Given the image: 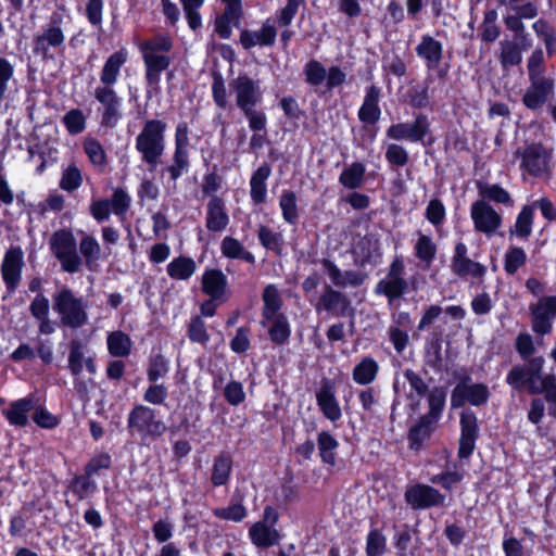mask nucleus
Instances as JSON below:
<instances>
[{
	"instance_id": "obj_31",
	"label": "nucleus",
	"mask_w": 556,
	"mask_h": 556,
	"mask_svg": "<svg viewBox=\"0 0 556 556\" xmlns=\"http://www.w3.org/2000/svg\"><path fill=\"white\" fill-rule=\"evenodd\" d=\"M271 174L269 164L263 163L252 175L250 180V195L255 204H262L266 200V180Z\"/></svg>"
},
{
	"instance_id": "obj_38",
	"label": "nucleus",
	"mask_w": 556,
	"mask_h": 556,
	"mask_svg": "<svg viewBox=\"0 0 556 556\" xmlns=\"http://www.w3.org/2000/svg\"><path fill=\"white\" fill-rule=\"evenodd\" d=\"M232 468V459L228 454L222 453L214 458L211 481L215 486L224 485L228 482Z\"/></svg>"
},
{
	"instance_id": "obj_53",
	"label": "nucleus",
	"mask_w": 556,
	"mask_h": 556,
	"mask_svg": "<svg viewBox=\"0 0 556 556\" xmlns=\"http://www.w3.org/2000/svg\"><path fill=\"white\" fill-rule=\"evenodd\" d=\"M79 250L80 253L84 255L86 265L88 267H90L92 263L97 262L100 258L101 248L93 237H84L80 241Z\"/></svg>"
},
{
	"instance_id": "obj_3",
	"label": "nucleus",
	"mask_w": 556,
	"mask_h": 556,
	"mask_svg": "<svg viewBox=\"0 0 556 556\" xmlns=\"http://www.w3.org/2000/svg\"><path fill=\"white\" fill-rule=\"evenodd\" d=\"M127 430L131 437L141 441H155L167 430L166 424L157 416L155 409L143 405H135L127 417Z\"/></svg>"
},
{
	"instance_id": "obj_26",
	"label": "nucleus",
	"mask_w": 556,
	"mask_h": 556,
	"mask_svg": "<svg viewBox=\"0 0 556 556\" xmlns=\"http://www.w3.org/2000/svg\"><path fill=\"white\" fill-rule=\"evenodd\" d=\"M416 53L425 60L428 70H434L439 66L443 58V46L432 36L425 35L416 47Z\"/></svg>"
},
{
	"instance_id": "obj_34",
	"label": "nucleus",
	"mask_w": 556,
	"mask_h": 556,
	"mask_svg": "<svg viewBox=\"0 0 556 556\" xmlns=\"http://www.w3.org/2000/svg\"><path fill=\"white\" fill-rule=\"evenodd\" d=\"M263 326L270 324L268 329L269 338L275 344H285L288 342L291 330L286 315L280 314L275 317L265 318L261 321Z\"/></svg>"
},
{
	"instance_id": "obj_1",
	"label": "nucleus",
	"mask_w": 556,
	"mask_h": 556,
	"mask_svg": "<svg viewBox=\"0 0 556 556\" xmlns=\"http://www.w3.org/2000/svg\"><path fill=\"white\" fill-rule=\"evenodd\" d=\"M545 358L531 357L522 365H515L506 376V383L515 391L544 394L546 402L556 405V375L543 374Z\"/></svg>"
},
{
	"instance_id": "obj_24",
	"label": "nucleus",
	"mask_w": 556,
	"mask_h": 556,
	"mask_svg": "<svg viewBox=\"0 0 556 556\" xmlns=\"http://www.w3.org/2000/svg\"><path fill=\"white\" fill-rule=\"evenodd\" d=\"M277 29L266 21L258 30H242L240 34V43L247 50L255 46H273L276 41Z\"/></svg>"
},
{
	"instance_id": "obj_54",
	"label": "nucleus",
	"mask_w": 556,
	"mask_h": 556,
	"mask_svg": "<svg viewBox=\"0 0 556 556\" xmlns=\"http://www.w3.org/2000/svg\"><path fill=\"white\" fill-rule=\"evenodd\" d=\"M416 256L430 264L435 256L437 247L429 236L420 235L415 244Z\"/></svg>"
},
{
	"instance_id": "obj_32",
	"label": "nucleus",
	"mask_w": 556,
	"mask_h": 556,
	"mask_svg": "<svg viewBox=\"0 0 556 556\" xmlns=\"http://www.w3.org/2000/svg\"><path fill=\"white\" fill-rule=\"evenodd\" d=\"M437 424V421L421 416L418 422L409 429L407 435L409 447L416 451L420 450L424 443L430 439Z\"/></svg>"
},
{
	"instance_id": "obj_23",
	"label": "nucleus",
	"mask_w": 556,
	"mask_h": 556,
	"mask_svg": "<svg viewBox=\"0 0 556 556\" xmlns=\"http://www.w3.org/2000/svg\"><path fill=\"white\" fill-rule=\"evenodd\" d=\"M229 216L222 198L213 195L206 205L205 226L210 231L220 232L227 228Z\"/></svg>"
},
{
	"instance_id": "obj_40",
	"label": "nucleus",
	"mask_w": 556,
	"mask_h": 556,
	"mask_svg": "<svg viewBox=\"0 0 556 556\" xmlns=\"http://www.w3.org/2000/svg\"><path fill=\"white\" fill-rule=\"evenodd\" d=\"M195 262L190 257L179 256L167 265V274L176 280H187L195 271Z\"/></svg>"
},
{
	"instance_id": "obj_45",
	"label": "nucleus",
	"mask_w": 556,
	"mask_h": 556,
	"mask_svg": "<svg viewBox=\"0 0 556 556\" xmlns=\"http://www.w3.org/2000/svg\"><path fill=\"white\" fill-rule=\"evenodd\" d=\"M279 206L282 212L283 219L290 224H296L299 219V210L296 203V195L291 190H285L279 199Z\"/></svg>"
},
{
	"instance_id": "obj_43",
	"label": "nucleus",
	"mask_w": 556,
	"mask_h": 556,
	"mask_svg": "<svg viewBox=\"0 0 556 556\" xmlns=\"http://www.w3.org/2000/svg\"><path fill=\"white\" fill-rule=\"evenodd\" d=\"M108 349L111 355L125 357L130 353L131 340L126 333L114 331L108 337Z\"/></svg>"
},
{
	"instance_id": "obj_37",
	"label": "nucleus",
	"mask_w": 556,
	"mask_h": 556,
	"mask_svg": "<svg viewBox=\"0 0 556 556\" xmlns=\"http://www.w3.org/2000/svg\"><path fill=\"white\" fill-rule=\"evenodd\" d=\"M521 61V48L516 41L502 40L500 42V63L504 71L519 65Z\"/></svg>"
},
{
	"instance_id": "obj_36",
	"label": "nucleus",
	"mask_w": 556,
	"mask_h": 556,
	"mask_svg": "<svg viewBox=\"0 0 556 556\" xmlns=\"http://www.w3.org/2000/svg\"><path fill=\"white\" fill-rule=\"evenodd\" d=\"M378 370V363L372 357L366 356L354 367L352 377L356 383L366 386L376 379Z\"/></svg>"
},
{
	"instance_id": "obj_49",
	"label": "nucleus",
	"mask_w": 556,
	"mask_h": 556,
	"mask_svg": "<svg viewBox=\"0 0 556 556\" xmlns=\"http://www.w3.org/2000/svg\"><path fill=\"white\" fill-rule=\"evenodd\" d=\"M172 164L167 167L172 180H177L189 168V150L175 149Z\"/></svg>"
},
{
	"instance_id": "obj_51",
	"label": "nucleus",
	"mask_w": 556,
	"mask_h": 556,
	"mask_svg": "<svg viewBox=\"0 0 556 556\" xmlns=\"http://www.w3.org/2000/svg\"><path fill=\"white\" fill-rule=\"evenodd\" d=\"M497 14L494 10L485 12L481 25V38L483 41L493 42L500 36V28L496 25Z\"/></svg>"
},
{
	"instance_id": "obj_48",
	"label": "nucleus",
	"mask_w": 556,
	"mask_h": 556,
	"mask_svg": "<svg viewBox=\"0 0 556 556\" xmlns=\"http://www.w3.org/2000/svg\"><path fill=\"white\" fill-rule=\"evenodd\" d=\"M533 223V206H525L518 214L513 235L526 239L531 235Z\"/></svg>"
},
{
	"instance_id": "obj_57",
	"label": "nucleus",
	"mask_w": 556,
	"mask_h": 556,
	"mask_svg": "<svg viewBox=\"0 0 556 556\" xmlns=\"http://www.w3.org/2000/svg\"><path fill=\"white\" fill-rule=\"evenodd\" d=\"M96 489V482L87 475L75 477L71 482V490L79 500L86 498L88 495L93 493Z\"/></svg>"
},
{
	"instance_id": "obj_17",
	"label": "nucleus",
	"mask_w": 556,
	"mask_h": 556,
	"mask_svg": "<svg viewBox=\"0 0 556 556\" xmlns=\"http://www.w3.org/2000/svg\"><path fill=\"white\" fill-rule=\"evenodd\" d=\"M429 130L428 118L424 114L416 116L414 123L393 124L387 129V137L393 140L421 141Z\"/></svg>"
},
{
	"instance_id": "obj_2",
	"label": "nucleus",
	"mask_w": 556,
	"mask_h": 556,
	"mask_svg": "<svg viewBox=\"0 0 556 556\" xmlns=\"http://www.w3.org/2000/svg\"><path fill=\"white\" fill-rule=\"evenodd\" d=\"M166 124L161 119H149L136 138V149L150 170H155L165 151Z\"/></svg>"
},
{
	"instance_id": "obj_6",
	"label": "nucleus",
	"mask_w": 556,
	"mask_h": 556,
	"mask_svg": "<svg viewBox=\"0 0 556 556\" xmlns=\"http://www.w3.org/2000/svg\"><path fill=\"white\" fill-rule=\"evenodd\" d=\"M490 395L486 384L475 383L469 376H466L454 387L451 394V405L454 408L462 407L466 403L482 406L488 403Z\"/></svg>"
},
{
	"instance_id": "obj_35",
	"label": "nucleus",
	"mask_w": 556,
	"mask_h": 556,
	"mask_svg": "<svg viewBox=\"0 0 556 556\" xmlns=\"http://www.w3.org/2000/svg\"><path fill=\"white\" fill-rule=\"evenodd\" d=\"M253 544L257 547H269L278 543L280 535L279 532L265 522L254 523L249 531Z\"/></svg>"
},
{
	"instance_id": "obj_22",
	"label": "nucleus",
	"mask_w": 556,
	"mask_h": 556,
	"mask_svg": "<svg viewBox=\"0 0 556 556\" xmlns=\"http://www.w3.org/2000/svg\"><path fill=\"white\" fill-rule=\"evenodd\" d=\"M451 268L458 276L482 277L485 274V266L467 257V247L459 242L455 247V254L452 258Z\"/></svg>"
},
{
	"instance_id": "obj_64",
	"label": "nucleus",
	"mask_w": 556,
	"mask_h": 556,
	"mask_svg": "<svg viewBox=\"0 0 556 556\" xmlns=\"http://www.w3.org/2000/svg\"><path fill=\"white\" fill-rule=\"evenodd\" d=\"M303 2L304 0H287V4L277 14L278 24L285 27L289 26Z\"/></svg>"
},
{
	"instance_id": "obj_42",
	"label": "nucleus",
	"mask_w": 556,
	"mask_h": 556,
	"mask_svg": "<svg viewBox=\"0 0 556 556\" xmlns=\"http://www.w3.org/2000/svg\"><path fill=\"white\" fill-rule=\"evenodd\" d=\"M263 319L280 315L279 309L282 305L278 289L274 285H268L263 291Z\"/></svg>"
},
{
	"instance_id": "obj_12",
	"label": "nucleus",
	"mask_w": 556,
	"mask_h": 556,
	"mask_svg": "<svg viewBox=\"0 0 556 556\" xmlns=\"http://www.w3.org/2000/svg\"><path fill=\"white\" fill-rule=\"evenodd\" d=\"M530 312L532 330L540 336L551 333L556 318V295L541 298L530 306Z\"/></svg>"
},
{
	"instance_id": "obj_28",
	"label": "nucleus",
	"mask_w": 556,
	"mask_h": 556,
	"mask_svg": "<svg viewBox=\"0 0 556 556\" xmlns=\"http://www.w3.org/2000/svg\"><path fill=\"white\" fill-rule=\"evenodd\" d=\"M64 42V34L60 27L50 26L42 31L41 35L37 36L34 40V52L42 55L43 58L49 56L50 48H58Z\"/></svg>"
},
{
	"instance_id": "obj_25",
	"label": "nucleus",
	"mask_w": 556,
	"mask_h": 556,
	"mask_svg": "<svg viewBox=\"0 0 556 556\" xmlns=\"http://www.w3.org/2000/svg\"><path fill=\"white\" fill-rule=\"evenodd\" d=\"M381 97V89L376 85L367 87L364 101L358 110V118L365 124H376L381 115L379 101Z\"/></svg>"
},
{
	"instance_id": "obj_41",
	"label": "nucleus",
	"mask_w": 556,
	"mask_h": 556,
	"mask_svg": "<svg viewBox=\"0 0 556 556\" xmlns=\"http://www.w3.org/2000/svg\"><path fill=\"white\" fill-rule=\"evenodd\" d=\"M446 391L443 387H433L427 393L429 410L424 416L431 420L439 421L445 406Z\"/></svg>"
},
{
	"instance_id": "obj_29",
	"label": "nucleus",
	"mask_w": 556,
	"mask_h": 556,
	"mask_svg": "<svg viewBox=\"0 0 556 556\" xmlns=\"http://www.w3.org/2000/svg\"><path fill=\"white\" fill-rule=\"evenodd\" d=\"M143 61L147 66L146 78L148 85L157 87L160 75L169 66L170 59L166 55L154 53V51H143Z\"/></svg>"
},
{
	"instance_id": "obj_33",
	"label": "nucleus",
	"mask_w": 556,
	"mask_h": 556,
	"mask_svg": "<svg viewBox=\"0 0 556 556\" xmlns=\"http://www.w3.org/2000/svg\"><path fill=\"white\" fill-rule=\"evenodd\" d=\"M126 62V53L124 51H116L109 56L100 74L101 86L112 87L119 76V71Z\"/></svg>"
},
{
	"instance_id": "obj_27",
	"label": "nucleus",
	"mask_w": 556,
	"mask_h": 556,
	"mask_svg": "<svg viewBox=\"0 0 556 556\" xmlns=\"http://www.w3.org/2000/svg\"><path fill=\"white\" fill-rule=\"evenodd\" d=\"M35 407L33 397H24L10 403L8 408L2 410L10 425L15 427H26L28 424V413Z\"/></svg>"
},
{
	"instance_id": "obj_61",
	"label": "nucleus",
	"mask_w": 556,
	"mask_h": 556,
	"mask_svg": "<svg viewBox=\"0 0 556 556\" xmlns=\"http://www.w3.org/2000/svg\"><path fill=\"white\" fill-rule=\"evenodd\" d=\"M188 24L191 29L195 30L202 25L201 16L198 9L202 7L204 0H180Z\"/></svg>"
},
{
	"instance_id": "obj_19",
	"label": "nucleus",
	"mask_w": 556,
	"mask_h": 556,
	"mask_svg": "<svg viewBox=\"0 0 556 556\" xmlns=\"http://www.w3.org/2000/svg\"><path fill=\"white\" fill-rule=\"evenodd\" d=\"M351 308L350 299L341 291L329 285L324 287V291L316 305V309H324L337 317H343Z\"/></svg>"
},
{
	"instance_id": "obj_30",
	"label": "nucleus",
	"mask_w": 556,
	"mask_h": 556,
	"mask_svg": "<svg viewBox=\"0 0 556 556\" xmlns=\"http://www.w3.org/2000/svg\"><path fill=\"white\" fill-rule=\"evenodd\" d=\"M227 278L219 269H208L202 276V290L212 300H220L226 292Z\"/></svg>"
},
{
	"instance_id": "obj_5",
	"label": "nucleus",
	"mask_w": 556,
	"mask_h": 556,
	"mask_svg": "<svg viewBox=\"0 0 556 556\" xmlns=\"http://www.w3.org/2000/svg\"><path fill=\"white\" fill-rule=\"evenodd\" d=\"M49 243L52 254L61 263L64 271L74 274L79 270L81 258L77 252L76 239L71 231L65 229L55 231Z\"/></svg>"
},
{
	"instance_id": "obj_14",
	"label": "nucleus",
	"mask_w": 556,
	"mask_h": 556,
	"mask_svg": "<svg viewBox=\"0 0 556 556\" xmlns=\"http://www.w3.org/2000/svg\"><path fill=\"white\" fill-rule=\"evenodd\" d=\"M529 83L530 85L522 97V103L529 110H538L554 93V79L546 75L532 76L529 77Z\"/></svg>"
},
{
	"instance_id": "obj_7",
	"label": "nucleus",
	"mask_w": 556,
	"mask_h": 556,
	"mask_svg": "<svg viewBox=\"0 0 556 556\" xmlns=\"http://www.w3.org/2000/svg\"><path fill=\"white\" fill-rule=\"evenodd\" d=\"M229 89L235 94L236 105L241 110L256 108L263 99L258 80L248 75H239L229 83Z\"/></svg>"
},
{
	"instance_id": "obj_9",
	"label": "nucleus",
	"mask_w": 556,
	"mask_h": 556,
	"mask_svg": "<svg viewBox=\"0 0 556 556\" xmlns=\"http://www.w3.org/2000/svg\"><path fill=\"white\" fill-rule=\"evenodd\" d=\"M405 266L400 257H395L389 267L388 275L376 286V293L384 294L390 300L401 298L408 289V282L404 278Z\"/></svg>"
},
{
	"instance_id": "obj_11",
	"label": "nucleus",
	"mask_w": 556,
	"mask_h": 556,
	"mask_svg": "<svg viewBox=\"0 0 556 556\" xmlns=\"http://www.w3.org/2000/svg\"><path fill=\"white\" fill-rule=\"evenodd\" d=\"M551 154L542 144H530L522 152L521 167L531 176L548 179Z\"/></svg>"
},
{
	"instance_id": "obj_56",
	"label": "nucleus",
	"mask_w": 556,
	"mask_h": 556,
	"mask_svg": "<svg viewBox=\"0 0 556 556\" xmlns=\"http://www.w3.org/2000/svg\"><path fill=\"white\" fill-rule=\"evenodd\" d=\"M304 74L311 86H319L326 79L327 70L320 62L312 60L305 64Z\"/></svg>"
},
{
	"instance_id": "obj_18",
	"label": "nucleus",
	"mask_w": 556,
	"mask_h": 556,
	"mask_svg": "<svg viewBox=\"0 0 556 556\" xmlns=\"http://www.w3.org/2000/svg\"><path fill=\"white\" fill-rule=\"evenodd\" d=\"M460 440L458 456L459 458L469 457L476 446V440L479 435V426L476 414L472 410H464L460 414Z\"/></svg>"
},
{
	"instance_id": "obj_46",
	"label": "nucleus",
	"mask_w": 556,
	"mask_h": 556,
	"mask_svg": "<svg viewBox=\"0 0 556 556\" xmlns=\"http://www.w3.org/2000/svg\"><path fill=\"white\" fill-rule=\"evenodd\" d=\"M478 190L479 194L482 197V200L484 201L486 199L495 203L513 205V201L509 193L498 185L479 182Z\"/></svg>"
},
{
	"instance_id": "obj_62",
	"label": "nucleus",
	"mask_w": 556,
	"mask_h": 556,
	"mask_svg": "<svg viewBox=\"0 0 556 556\" xmlns=\"http://www.w3.org/2000/svg\"><path fill=\"white\" fill-rule=\"evenodd\" d=\"M213 514L219 519L240 522L245 518L247 509L241 504H233L224 508H215Z\"/></svg>"
},
{
	"instance_id": "obj_21",
	"label": "nucleus",
	"mask_w": 556,
	"mask_h": 556,
	"mask_svg": "<svg viewBox=\"0 0 556 556\" xmlns=\"http://www.w3.org/2000/svg\"><path fill=\"white\" fill-rule=\"evenodd\" d=\"M323 267L328 274L332 283L338 288L353 287L357 288L362 286L367 279V274L361 270H345L342 271L329 258H323L320 261Z\"/></svg>"
},
{
	"instance_id": "obj_13",
	"label": "nucleus",
	"mask_w": 556,
	"mask_h": 556,
	"mask_svg": "<svg viewBox=\"0 0 556 556\" xmlns=\"http://www.w3.org/2000/svg\"><path fill=\"white\" fill-rule=\"evenodd\" d=\"M24 253L21 247H11L4 254L1 264V276L9 294H12L22 280Z\"/></svg>"
},
{
	"instance_id": "obj_4",
	"label": "nucleus",
	"mask_w": 556,
	"mask_h": 556,
	"mask_svg": "<svg viewBox=\"0 0 556 556\" xmlns=\"http://www.w3.org/2000/svg\"><path fill=\"white\" fill-rule=\"evenodd\" d=\"M88 304L81 296H76L67 287L53 294V309L59 314L63 326L72 329L83 327L88 321Z\"/></svg>"
},
{
	"instance_id": "obj_55",
	"label": "nucleus",
	"mask_w": 556,
	"mask_h": 556,
	"mask_svg": "<svg viewBox=\"0 0 556 556\" xmlns=\"http://www.w3.org/2000/svg\"><path fill=\"white\" fill-rule=\"evenodd\" d=\"M387 546L386 536L377 529L371 530L367 535L366 554L367 556H380L384 553Z\"/></svg>"
},
{
	"instance_id": "obj_20",
	"label": "nucleus",
	"mask_w": 556,
	"mask_h": 556,
	"mask_svg": "<svg viewBox=\"0 0 556 556\" xmlns=\"http://www.w3.org/2000/svg\"><path fill=\"white\" fill-rule=\"evenodd\" d=\"M316 401L327 419L334 422L342 417L341 407L336 397L334 387L330 379H321L320 387L316 392Z\"/></svg>"
},
{
	"instance_id": "obj_63",
	"label": "nucleus",
	"mask_w": 556,
	"mask_h": 556,
	"mask_svg": "<svg viewBox=\"0 0 556 556\" xmlns=\"http://www.w3.org/2000/svg\"><path fill=\"white\" fill-rule=\"evenodd\" d=\"M189 339L193 342L206 344L210 340V336L206 331V327L201 317L197 316L191 319L188 328Z\"/></svg>"
},
{
	"instance_id": "obj_10",
	"label": "nucleus",
	"mask_w": 556,
	"mask_h": 556,
	"mask_svg": "<svg viewBox=\"0 0 556 556\" xmlns=\"http://www.w3.org/2000/svg\"><path fill=\"white\" fill-rule=\"evenodd\" d=\"M94 98L101 104V125L114 128L122 118L121 98L109 86H98L94 89Z\"/></svg>"
},
{
	"instance_id": "obj_15",
	"label": "nucleus",
	"mask_w": 556,
	"mask_h": 556,
	"mask_svg": "<svg viewBox=\"0 0 556 556\" xmlns=\"http://www.w3.org/2000/svg\"><path fill=\"white\" fill-rule=\"evenodd\" d=\"M405 501L415 510L427 509L444 506L445 495L428 484L418 483L406 490Z\"/></svg>"
},
{
	"instance_id": "obj_60",
	"label": "nucleus",
	"mask_w": 556,
	"mask_h": 556,
	"mask_svg": "<svg viewBox=\"0 0 556 556\" xmlns=\"http://www.w3.org/2000/svg\"><path fill=\"white\" fill-rule=\"evenodd\" d=\"M527 261V255L521 248H510L505 254V270L513 275L515 274Z\"/></svg>"
},
{
	"instance_id": "obj_47",
	"label": "nucleus",
	"mask_w": 556,
	"mask_h": 556,
	"mask_svg": "<svg viewBox=\"0 0 556 556\" xmlns=\"http://www.w3.org/2000/svg\"><path fill=\"white\" fill-rule=\"evenodd\" d=\"M317 443L323 462L334 465V451L339 445L338 441L329 432L323 431L318 434Z\"/></svg>"
},
{
	"instance_id": "obj_52",
	"label": "nucleus",
	"mask_w": 556,
	"mask_h": 556,
	"mask_svg": "<svg viewBox=\"0 0 556 556\" xmlns=\"http://www.w3.org/2000/svg\"><path fill=\"white\" fill-rule=\"evenodd\" d=\"M83 184V175L76 165H70L64 169L60 181V187L68 192L78 189Z\"/></svg>"
},
{
	"instance_id": "obj_50",
	"label": "nucleus",
	"mask_w": 556,
	"mask_h": 556,
	"mask_svg": "<svg viewBox=\"0 0 556 556\" xmlns=\"http://www.w3.org/2000/svg\"><path fill=\"white\" fill-rule=\"evenodd\" d=\"M84 151L93 165L103 166L106 164V153L97 139H86L84 142Z\"/></svg>"
},
{
	"instance_id": "obj_59",
	"label": "nucleus",
	"mask_w": 556,
	"mask_h": 556,
	"mask_svg": "<svg viewBox=\"0 0 556 556\" xmlns=\"http://www.w3.org/2000/svg\"><path fill=\"white\" fill-rule=\"evenodd\" d=\"M63 123L67 131L72 135H77L84 131L86 127V119L83 112L78 109H73L67 112L63 117Z\"/></svg>"
},
{
	"instance_id": "obj_44",
	"label": "nucleus",
	"mask_w": 556,
	"mask_h": 556,
	"mask_svg": "<svg viewBox=\"0 0 556 556\" xmlns=\"http://www.w3.org/2000/svg\"><path fill=\"white\" fill-rule=\"evenodd\" d=\"M364 175L365 166L362 163L355 162L341 173L339 181L345 188L357 189L364 181Z\"/></svg>"
},
{
	"instance_id": "obj_58",
	"label": "nucleus",
	"mask_w": 556,
	"mask_h": 556,
	"mask_svg": "<svg viewBox=\"0 0 556 556\" xmlns=\"http://www.w3.org/2000/svg\"><path fill=\"white\" fill-rule=\"evenodd\" d=\"M257 236H258L260 242L266 249L278 251V252L281 250V247L283 243L281 233L274 232L270 228H268L266 226H261L258 229Z\"/></svg>"
},
{
	"instance_id": "obj_16",
	"label": "nucleus",
	"mask_w": 556,
	"mask_h": 556,
	"mask_svg": "<svg viewBox=\"0 0 556 556\" xmlns=\"http://www.w3.org/2000/svg\"><path fill=\"white\" fill-rule=\"evenodd\" d=\"M470 215L476 230L488 236L494 233L502 225V216L484 200L472 203Z\"/></svg>"
},
{
	"instance_id": "obj_39",
	"label": "nucleus",
	"mask_w": 556,
	"mask_h": 556,
	"mask_svg": "<svg viewBox=\"0 0 556 556\" xmlns=\"http://www.w3.org/2000/svg\"><path fill=\"white\" fill-rule=\"evenodd\" d=\"M220 250L223 255L228 258H239L250 264L255 263L254 255L247 251L242 243L236 238L229 236L225 237L222 241Z\"/></svg>"
},
{
	"instance_id": "obj_8",
	"label": "nucleus",
	"mask_w": 556,
	"mask_h": 556,
	"mask_svg": "<svg viewBox=\"0 0 556 556\" xmlns=\"http://www.w3.org/2000/svg\"><path fill=\"white\" fill-rule=\"evenodd\" d=\"M84 344L79 340H73L70 344L68 369L74 376V389L80 400L89 401V392L94 386L92 378L83 379L80 377L85 365Z\"/></svg>"
}]
</instances>
